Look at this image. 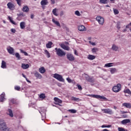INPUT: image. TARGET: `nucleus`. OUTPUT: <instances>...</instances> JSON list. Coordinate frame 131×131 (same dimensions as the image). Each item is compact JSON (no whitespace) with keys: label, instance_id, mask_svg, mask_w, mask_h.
<instances>
[{"label":"nucleus","instance_id":"nucleus-1","mask_svg":"<svg viewBox=\"0 0 131 131\" xmlns=\"http://www.w3.org/2000/svg\"><path fill=\"white\" fill-rule=\"evenodd\" d=\"M0 130L1 131H11V128L7 127V124L5 121H0Z\"/></svg>","mask_w":131,"mask_h":131},{"label":"nucleus","instance_id":"nucleus-2","mask_svg":"<svg viewBox=\"0 0 131 131\" xmlns=\"http://www.w3.org/2000/svg\"><path fill=\"white\" fill-rule=\"evenodd\" d=\"M55 52L56 53V55L58 56V57H63L66 55V53L64 52L62 49L59 48L57 49V48H55Z\"/></svg>","mask_w":131,"mask_h":131},{"label":"nucleus","instance_id":"nucleus-3","mask_svg":"<svg viewBox=\"0 0 131 131\" xmlns=\"http://www.w3.org/2000/svg\"><path fill=\"white\" fill-rule=\"evenodd\" d=\"M112 90L114 93H119L121 91V84L120 83L117 84V85L113 87Z\"/></svg>","mask_w":131,"mask_h":131},{"label":"nucleus","instance_id":"nucleus-4","mask_svg":"<svg viewBox=\"0 0 131 131\" xmlns=\"http://www.w3.org/2000/svg\"><path fill=\"white\" fill-rule=\"evenodd\" d=\"M53 77L57 79L59 81H61V82H64L65 80L63 79V76L59 74L55 73L53 75Z\"/></svg>","mask_w":131,"mask_h":131},{"label":"nucleus","instance_id":"nucleus-5","mask_svg":"<svg viewBox=\"0 0 131 131\" xmlns=\"http://www.w3.org/2000/svg\"><path fill=\"white\" fill-rule=\"evenodd\" d=\"M90 97H92V98H95L96 99H100L101 100H104V101H108V99L106 97L104 96H101L98 95H91Z\"/></svg>","mask_w":131,"mask_h":131},{"label":"nucleus","instance_id":"nucleus-6","mask_svg":"<svg viewBox=\"0 0 131 131\" xmlns=\"http://www.w3.org/2000/svg\"><path fill=\"white\" fill-rule=\"evenodd\" d=\"M96 20L98 22L100 25H103L104 24V18L103 17H101V16H97L96 17Z\"/></svg>","mask_w":131,"mask_h":131},{"label":"nucleus","instance_id":"nucleus-7","mask_svg":"<svg viewBox=\"0 0 131 131\" xmlns=\"http://www.w3.org/2000/svg\"><path fill=\"white\" fill-rule=\"evenodd\" d=\"M85 78L86 80L88 81V82L93 83L95 82V78H94V77H90L89 75L85 74Z\"/></svg>","mask_w":131,"mask_h":131},{"label":"nucleus","instance_id":"nucleus-8","mask_svg":"<svg viewBox=\"0 0 131 131\" xmlns=\"http://www.w3.org/2000/svg\"><path fill=\"white\" fill-rule=\"evenodd\" d=\"M7 8L11 11H14V10H15V5H14V4L11 2H9L7 4Z\"/></svg>","mask_w":131,"mask_h":131},{"label":"nucleus","instance_id":"nucleus-9","mask_svg":"<svg viewBox=\"0 0 131 131\" xmlns=\"http://www.w3.org/2000/svg\"><path fill=\"white\" fill-rule=\"evenodd\" d=\"M102 111H103L104 113H106V114H110V115L113 114V112L112 111V110L110 108H104L102 110Z\"/></svg>","mask_w":131,"mask_h":131},{"label":"nucleus","instance_id":"nucleus-10","mask_svg":"<svg viewBox=\"0 0 131 131\" xmlns=\"http://www.w3.org/2000/svg\"><path fill=\"white\" fill-rule=\"evenodd\" d=\"M67 58L68 59H69V61H74V60H75V58H74L73 55L70 53L67 54Z\"/></svg>","mask_w":131,"mask_h":131},{"label":"nucleus","instance_id":"nucleus-11","mask_svg":"<svg viewBox=\"0 0 131 131\" xmlns=\"http://www.w3.org/2000/svg\"><path fill=\"white\" fill-rule=\"evenodd\" d=\"M54 100L55 101V103L54 104H55V105H59V104H62V100L57 97H55L54 98Z\"/></svg>","mask_w":131,"mask_h":131},{"label":"nucleus","instance_id":"nucleus-12","mask_svg":"<svg viewBox=\"0 0 131 131\" xmlns=\"http://www.w3.org/2000/svg\"><path fill=\"white\" fill-rule=\"evenodd\" d=\"M7 50L9 54L11 55H14V48L9 47Z\"/></svg>","mask_w":131,"mask_h":131},{"label":"nucleus","instance_id":"nucleus-13","mask_svg":"<svg viewBox=\"0 0 131 131\" xmlns=\"http://www.w3.org/2000/svg\"><path fill=\"white\" fill-rule=\"evenodd\" d=\"M78 29L79 31H85L86 30L85 27L83 25L79 26Z\"/></svg>","mask_w":131,"mask_h":131},{"label":"nucleus","instance_id":"nucleus-14","mask_svg":"<svg viewBox=\"0 0 131 131\" xmlns=\"http://www.w3.org/2000/svg\"><path fill=\"white\" fill-rule=\"evenodd\" d=\"M109 70L111 74H114V73H116V72H117V69H116L115 68H110Z\"/></svg>","mask_w":131,"mask_h":131},{"label":"nucleus","instance_id":"nucleus-15","mask_svg":"<svg viewBox=\"0 0 131 131\" xmlns=\"http://www.w3.org/2000/svg\"><path fill=\"white\" fill-rule=\"evenodd\" d=\"M34 74L35 77H36L37 78H39V79H40V78L42 77V76L40 75V74H39V73L37 72V71H35L34 73Z\"/></svg>","mask_w":131,"mask_h":131},{"label":"nucleus","instance_id":"nucleus-16","mask_svg":"<svg viewBox=\"0 0 131 131\" xmlns=\"http://www.w3.org/2000/svg\"><path fill=\"white\" fill-rule=\"evenodd\" d=\"M60 47L62 49H63V50H66V51H69V50H70V48L68 46H66L64 44H61Z\"/></svg>","mask_w":131,"mask_h":131},{"label":"nucleus","instance_id":"nucleus-17","mask_svg":"<svg viewBox=\"0 0 131 131\" xmlns=\"http://www.w3.org/2000/svg\"><path fill=\"white\" fill-rule=\"evenodd\" d=\"M118 47L116 46L115 44L112 45V50L113 51H115V52H117L118 51Z\"/></svg>","mask_w":131,"mask_h":131},{"label":"nucleus","instance_id":"nucleus-18","mask_svg":"<svg viewBox=\"0 0 131 131\" xmlns=\"http://www.w3.org/2000/svg\"><path fill=\"white\" fill-rule=\"evenodd\" d=\"M1 68H3V69H6V68H7V62L4 60H2V61Z\"/></svg>","mask_w":131,"mask_h":131},{"label":"nucleus","instance_id":"nucleus-19","mask_svg":"<svg viewBox=\"0 0 131 131\" xmlns=\"http://www.w3.org/2000/svg\"><path fill=\"white\" fill-rule=\"evenodd\" d=\"M49 4L48 0H42L40 2L41 6H47Z\"/></svg>","mask_w":131,"mask_h":131},{"label":"nucleus","instance_id":"nucleus-20","mask_svg":"<svg viewBox=\"0 0 131 131\" xmlns=\"http://www.w3.org/2000/svg\"><path fill=\"white\" fill-rule=\"evenodd\" d=\"M25 25H26V24L25 21H21L20 23V29H25Z\"/></svg>","mask_w":131,"mask_h":131},{"label":"nucleus","instance_id":"nucleus-21","mask_svg":"<svg viewBox=\"0 0 131 131\" xmlns=\"http://www.w3.org/2000/svg\"><path fill=\"white\" fill-rule=\"evenodd\" d=\"M87 58L89 60H95V59H96V56H95L94 55H93L89 54V55H88V56Z\"/></svg>","mask_w":131,"mask_h":131},{"label":"nucleus","instance_id":"nucleus-22","mask_svg":"<svg viewBox=\"0 0 131 131\" xmlns=\"http://www.w3.org/2000/svg\"><path fill=\"white\" fill-rule=\"evenodd\" d=\"M71 100L72 101H75V102H79L80 101H81V99L78 98L74 97L73 96L71 97Z\"/></svg>","mask_w":131,"mask_h":131},{"label":"nucleus","instance_id":"nucleus-23","mask_svg":"<svg viewBox=\"0 0 131 131\" xmlns=\"http://www.w3.org/2000/svg\"><path fill=\"white\" fill-rule=\"evenodd\" d=\"M39 72H40V73H41L42 74L45 73V72H46V69H45V67H42L40 68L39 69Z\"/></svg>","mask_w":131,"mask_h":131},{"label":"nucleus","instance_id":"nucleus-24","mask_svg":"<svg viewBox=\"0 0 131 131\" xmlns=\"http://www.w3.org/2000/svg\"><path fill=\"white\" fill-rule=\"evenodd\" d=\"M52 22L54 23V24L56 25L58 27H61V25H60V23L59 21L55 20V18L52 19Z\"/></svg>","mask_w":131,"mask_h":131},{"label":"nucleus","instance_id":"nucleus-25","mask_svg":"<svg viewBox=\"0 0 131 131\" xmlns=\"http://www.w3.org/2000/svg\"><path fill=\"white\" fill-rule=\"evenodd\" d=\"M52 46H53V42L52 41H49L48 43L46 44V48H47V49H51Z\"/></svg>","mask_w":131,"mask_h":131},{"label":"nucleus","instance_id":"nucleus-26","mask_svg":"<svg viewBox=\"0 0 131 131\" xmlns=\"http://www.w3.org/2000/svg\"><path fill=\"white\" fill-rule=\"evenodd\" d=\"M124 107H126V108H131V104L128 103H124L122 104Z\"/></svg>","mask_w":131,"mask_h":131},{"label":"nucleus","instance_id":"nucleus-27","mask_svg":"<svg viewBox=\"0 0 131 131\" xmlns=\"http://www.w3.org/2000/svg\"><path fill=\"white\" fill-rule=\"evenodd\" d=\"M21 68H23V69H27L29 68V64H25V63H22Z\"/></svg>","mask_w":131,"mask_h":131},{"label":"nucleus","instance_id":"nucleus-28","mask_svg":"<svg viewBox=\"0 0 131 131\" xmlns=\"http://www.w3.org/2000/svg\"><path fill=\"white\" fill-rule=\"evenodd\" d=\"M130 122V120L129 119H125L121 121L122 124H126V123H129Z\"/></svg>","mask_w":131,"mask_h":131},{"label":"nucleus","instance_id":"nucleus-29","mask_svg":"<svg viewBox=\"0 0 131 131\" xmlns=\"http://www.w3.org/2000/svg\"><path fill=\"white\" fill-rule=\"evenodd\" d=\"M18 17L17 20L18 21H20L21 20V18H20V17H24L25 15L23 13V12H21L19 14H17Z\"/></svg>","mask_w":131,"mask_h":131},{"label":"nucleus","instance_id":"nucleus-30","mask_svg":"<svg viewBox=\"0 0 131 131\" xmlns=\"http://www.w3.org/2000/svg\"><path fill=\"white\" fill-rule=\"evenodd\" d=\"M5 93H3L0 96L1 102H4V100H5Z\"/></svg>","mask_w":131,"mask_h":131},{"label":"nucleus","instance_id":"nucleus-31","mask_svg":"<svg viewBox=\"0 0 131 131\" xmlns=\"http://www.w3.org/2000/svg\"><path fill=\"white\" fill-rule=\"evenodd\" d=\"M99 3L100 4L105 5L106 4H108V3H109V0H99Z\"/></svg>","mask_w":131,"mask_h":131},{"label":"nucleus","instance_id":"nucleus-32","mask_svg":"<svg viewBox=\"0 0 131 131\" xmlns=\"http://www.w3.org/2000/svg\"><path fill=\"white\" fill-rule=\"evenodd\" d=\"M23 11L26 12V13H28V12H29V8L27 6H24L23 8Z\"/></svg>","mask_w":131,"mask_h":131},{"label":"nucleus","instance_id":"nucleus-33","mask_svg":"<svg viewBox=\"0 0 131 131\" xmlns=\"http://www.w3.org/2000/svg\"><path fill=\"white\" fill-rule=\"evenodd\" d=\"M124 93L125 94H128V95H130L131 96V92H130V90L128 89H125L124 90Z\"/></svg>","mask_w":131,"mask_h":131},{"label":"nucleus","instance_id":"nucleus-34","mask_svg":"<svg viewBox=\"0 0 131 131\" xmlns=\"http://www.w3.org/2000/svg\"><path fill=\"white\" fill-rule=\"evenodd\" d=\"M8 19L10 20V21L11 22V23H12L14 25H17V23H16V22H15L13 20V19H12V17H11L10 16H8Z\"/></svg>","mask_w":131,"mask_h":131},{"label":"nucleus","instance_id":"nucleus-35","mask_svg":"<svg viewBox=\"0 0 131 131\" xmlns=\"http://www.w3.org/2000/svg\"><path fill=\"white\" fill-rule=\"evenodd\" d=\"M45 55H47V58H50L51 57V54H50V52L48 51V50H45Z\"/></svg>","mask_w":131,"mask_h":131},{"label":"nucleus","instance_id":"nucleus-36","mask_svg":"<svg viewBox=\"0 0 131 131\" xmlns=\"http://www.w3.org/2000/svg\"><path fill=\"white\" fill-rule=\"evenodd\" d=\"M8 112L9 113V116H10V117H13L14 114H13V111L11 109H8Z\"/></svg>","mask_w":131,"mask_h":131},{"label":"nucleus","instance_id":"nucleus-37","mask_svg":"<svg viewBox=\"0 0 131 131\" xmlns=\"http://www.w3.org/2000/svg\"><path fill=\"white\" fill-rule=\"evenodd\" d=\"M39 97L40 99H42V100H43V99H46V94L41 93L39 95Z\"/></svg>","mask_w":131,"mask_h":131},{"label":"nucleus","instance_id":"nucleus-38","mask_svg":"<svg viewBox=\"0 0 131 131\" xmlns=\"http://www.w3.org/2000/svg\"><path fill=\"white\" fill-rule=\"evenodd\" d=\"M113 63H108L105 64L104 67H112L113 66Z\"/></svg>","mask_w":131,"mask_h":131},{"label":"nucleus","instance_id":"nucleus-39","mask_svg":"<svg viewBox=\"0 0 131 131\" xmlns=\"http://www.w3.org/2000/svg\"><path fill=\"white\" fill-rule=\"evenodd\" d=\"M57 8H55L52 11V13L54 16H58V14L57 13Z\"/></svg>","mask_w":131,"mask_h":131},{"label":"nucleus","instance_id":"nucleus-40","mask_svg":"<svg viewBox=\"0 0 131 131\" xmlns=\"http://www.w3.org/2000/svg\"><path fill=\"white\" fill-rule=\"evenodd\" d=\"M99 51V49L98 48H93L92 49V53H93L94 54H96V53H97V52H98Z\"/></svg>","mask_w":131,"mask_h":131},{"label":"nucleus","instance_id":"nucleus-41","mask_svg":"<svg viewBox=\"0 0 131 131\" xmlns=\"http://www.w3.org/2000/svg\"><path fill=\"white\" fill-rule=\"evenodd\" d=\"M15 56L16 58H17V60H21V57L18 53H16Z\"/></svg>","mask_w":131,"mask_h":131},{"label":"nucleus","instance_id":"nucleus-42","mask_svg":"<svg viewBox=\"0 0 131 131\" xmlns=\"http://www.w3.org/2000/svg\"><path fill=\"white\" fill-rule=\"evenodd\" d=\"M118 131H127V129H125L124 128L119 127L118 128Z\"/></svg>","mask_w":131,"mask_h":131},{"label":"nucleus","instance_id":"nucleus-43","mask_svg":"<svg viewBox=\"0 0 131 131\" xmlns=\"http://www.w3.org/2000/svg\"><path fill=\"white\" fill-rule=\"evenodd\" d=\"M39 113H40L41 116H42V117H45L46 116V113L43 112L42 111H39Z\"/></svg>","mask_w":131,"mask_h":131},{"label":"nucleus","instance_id":"nucleus-44","mask_svg":"<svg viewBox=\"0 0 131 131\" xmlns=\"http://www.w3.org/2000/svg\"><path fill=\"white\" fill-rule=\"evenodd\" d=\"M69 112H70V113L74 114L76 113L77 111L75 110H69Z\"/></svg>","mask_w":131,"mask_h":131},{"label":"nucleus","instance_id":"nucleus-45","mask_svg":"<svg viewBox=\"0 0 131 131\" xmlns=\"http://www.w3.org/2000/svg\"><path fill=\"white\" fill-rule=\"evenodd\" d=\"M113 11L115 15H117L119 14V11H118V10L115 9L113 10Z\"/></svg>","mask_w":131,"mask_h":131},{"label":"nucleus","instance_id":"nucleus-46","mask_svg":"<svg viewBox=\"0 0 131 131\" xmlns=\"http://www.w3.org/2000/svg\"><path fill=\"white\" fill-rule=\"evenodd\" d=\"M116 27H117V29H118L119 30V29H120V28H121V27H120V22H118L117 23Z\"/></svg>","mask_w":131,"mask_h":131},{"label":"nucleus","instance_id":"nucleus-47","mask_svg":"<svg viewBox=\"0 0 131 131\" xmlns=\"http://www.w3.org/2000/svg\"><path fill=\"white\" fill-rule=\"evenodd\" d=\"M20 52H21L23 54H24L25 56H28V53L27 52L23 51V50H20Z\"/></svg>","mask_w":131,"mask_h":131},{"label":"nucleus","instance_id":"nucleus-48","mask_svg":"<svg viewBox=\"0 0 131 131\" xmlns=\"http://www.w3.org/2000/svg\"><path fill=\"white\" fill-rule=\"evenodd\" d=\"M10 103H12V104H15V103H16V100H15L14 99H11L10 100Z\"/></svg>","mask_w":131,"mask_h":131},{"label":"nucleus","instance_id":"nucleus-49","mask_svg":"<svg viewBox=\"0 0 131 131\" xmlns=\"http://www.w3.org/2000/svg\"><path fill=\"white\" fill-rule=\"evenodd\" d=\"M75 14L76 15V16H80V12H79L78 10L75 12Z\"/></svg>","mask_w":131,"mask_h":131},{"label":"nucleus","instance_id":"nucleus-50","mask_svg":"<svg viewBox=\"0 0 131 131\" xmlns=\"http://www.w3.org/2000/svg\"><path fill=\"white\" fill-rule=\"evenodd\" d=\"M15 1L17 2V5H18V6H21V0H15Z\"/></svg>","mask_w":131,"mask_h":131},{"label":"nucleus","instance_id":"nucleus-51","mask_svg":"<svg viewBox=\"0 0 131 131\" xmlns=\"http://www.w3.org/2000/svg\"><path fill=\"white\" fill-rule=\"evenodd\" d=\"M14 89H15V91H20V88L19 86H15L14 87Z\"/></svg>","mask_w":131,"mask_h":131},{"label":"nucleus","instance_id":"nucleus-52","mask_svg":"<svg viewBox=\"0 0 131 131\" xmlns=\"http://www.w3.org/2000/svg\"><path fill=\"white\" fill-rule=\"evenodd\" d=\"M77 86L79 91H81V90H82V87H81V85L79 84H77Z\"/></svg>","mask_w":131,"mask_h":131},{"label":"nucleus","instance_id":"nucleus-53","mask_svg":"<svg viewBox=\"0 0 131 131\" xmlns=\"http://www.w3.org/2000/svg\"><path fill=\"white\" fill-rule=\"evenodd\" d=\"M67 81H68V82H69L70 83H71V82L72 81V80H71V79L69 78H67Z\"/></svg>","mask_w":131,"mask_h":131},{"label":"nucleus","instance_id":"nucleus-54","mask_svg":"<svg viewBox=\"0 0 131 131\" xmlns=\"http://www.w3.org/2000/svg\"><path fill=\"white\" fill-rule=\"evenodd\" d=\"M10 31H11L12 33H15V32H16V30L15 29H11Z\"/></svg>","mask_w":131,"mask_h":131},{"label":"nucleus","instance_id":"nucleus-55","mask_svg":"<svg viewBox=\"0 0 131 131\" xmlns=\"http://www.w3.org/2000/svg\"><path fill=\"white\" fill-rule=\"evenodd\" d=\"M74 54L76 56H78V53H77V51L74 50Z\"/></svg>","mask_w":131,"mask_h":131},{"label":"nucleus","instance_id":"nucleus-56","mask_svg":"<svg viewBox=\"0 0 131 131\" xmlns=\"http://www.w3.org/2000/svg\"><path fill=\"white\" fill-rule=\"evenodd\" d=\"M60 16H63V15H64V12H63L62 11H60Z\"/></svg>","mask_w":131,"mask_h":131},{"label":"nucleus","instance_id":"nucleus-57","mask_svg":"<svg viewBox=\"0 0 131 131\" xmlns=\"http://www.w3.org/2000/svg\"><path fill=\"white\" fill-rule=\"evenodd\" d=\"M90 43H91V45L92 46H96V43H95V42H91V41H89Z\"/></svg>","mask_w":131,"mask_h":131},{"label":"nucleus","instance_id":"nucleus-58","mask_svg":"<svg viewBox=\"0 0 131 131\" xmlns=\"http://www.w3.org/2000/svg\"><path fill=\"white\" fill-rule=\"evenodd\" d=\"M52 5H54L55 4V0H51Z\"/></svg>","mask_w":131,"mask_h":131},{"label":"nucleus","instance_id":"nucleus-59","mask_svg":"<svg viewBox=\"0 0 131 131\" xmlns=\"http://www.w3.org/2000/svg\"><path fill=\"white\" fill-rule=\"evenodd\" d=\"M122 117L123 118H126V117H127V116L126 115H123Z\"/></svg>","mask_w":131,"mask_h":131},{"label":"nucleus","instance_id":"nucleus-60","mask_svg":"<svg viewBox=\"0 0 131 131\" xmlns=\"http://www.w3.org/2000/svg\"><path fill=\"white\" fill-rule=\"evenodd\" d=\"M101 127H102V128H104V127H107V125H102L101 126Z\"/></svg>","mask_w":131,"mask_h":131},{"label":"nucleus","instance_id":"nucleus-61","mask_svg":"<svg viewBox=\"0 0 131 131\" xmlns=\"http://www.w3.org/2000/svg\"><path fill=\"white\" fill-rule=\"evenodd\" d=\"M34 18V15L33 14L31 15V19H33Z\"/></svg>","mask_w":131,"mask_h":131},{"label":"nucleus","instance_id":"nucleus-62","mask_svg":"<svg viewBox=\"0 0 131 131\" xmlns=\"http://www.w3.org/2000/svg\"><path fill=\"white\" fill-rule=\"evenodd\" d=\"M23 76L24 77V78H25L26 79V78H27V77H26V76H25V75H24V74H22Z\"/></svg>","mask_w":131,"mask_h":131},{"label":"nucleus","instance_id":"nucleus-63","mask_svg":"<svg viewBox=\"0 0 131 131\" xmlns=\"http://www.w3.org/2000/svg\"><path fill=\"white\" fill-rule=\"evenodd\" d=\"M112 125H106V127L107 128H110V127H111Z\"/></svg>","mask_w":131,"mask_h":131},{"label":"nucleus","instance_id":"nucleus-64","mask_svg":"<svg viewBox=\"0 0 131 131\" xmlns=\"http://www.w3.org/2000/svg\"><path fill=\"white\" fill-rule=\"evenodd\" d=\"M126 28H129V25L126 26Z\"/></svg>","mask_w":131,"mask_h":131}]
</instances>
